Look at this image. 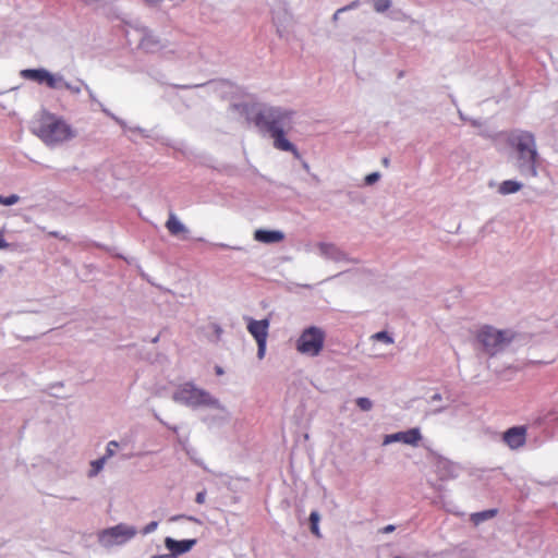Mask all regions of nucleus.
<instances>
[{"mask_svg":"<svg viewBox=\"0 0 558 558\" xmlns=\"http://www.w3.org/2000/svg\"><path fill=\"white\" fill-rule=\"evenodd\" d=\"M118 442L112 440L108 444L107 446V454L105 457L109 458V457H112L114 454V449L118 448Z\"/></svg>","mask_w":558,"mask_h":558,"instance_id":"obj_25","label":"nucleus"},{"mask_svg":"<svg viewBox=\"0 0 558 558\" xmlns=\"http://www.w3.org/2000/svg\"><path fill=\"white\" fill-rule=\"evenodd\" d=\"M372 338L375 339V340H378V341H384L386 343H392L393 342V339L386 331L376 332L375 335H373Z\"/></svg>","mask_w":558,"mask_h":558,"instance_id":"obj_23","label":"nucleus"},{"mask_svg":"<svg viewBox=\"0 0 558 558\" xmlns=\"http://www.w3.org/2000/svg\"><path fill=\"white\" fill-rule=\"evenodd\" d=\"M20 76L24 80L45 85L51 89L70 88V85L61 75L52 74L46 69H25L20 72Z\"/></svg>","mask_w":558,"mask_h":558,"instance_id":"obj_6","label":"nucleus"},{"mask_svg":"<svg viewBox=\"0 0 558 558\" xmlns=\"http://www.w3.org/2000/svg\"><path fill=\"white\" fill-rule=\"evenodd\" d=\"M107 457H102L100 459H97L95 461H92L90 463V470L88 475L90 477L96 476L104 468V464L106 462Z\"/></svg>","mask_w":558,"mask_h":558,"instance_id":"obj_19","label":"nucleus"},{"mask_svg":"<svg viewBox=\"0 0 558 558\" xmlns=\"http://www.w3.org/2000/svg\"><path fill=\"white\" fill-rule=\"evenodd\" d=\"M217 246H218V247H220V248H233V250H240V247H231V246H229V245H227V244H225V243H219V244H217Z\"/></svg>","mask_w":558,"mask_h":558,"instance_id":"obj_30","label":"nucleus"},{"mask_svg":"<svg viewBox=\"0 0 558 558\" xmlns=\"http://www.w3.org/2000/svg\"><path fill=\"white\" fill-rule=\"evenodd\" d=\"M293 114L292 110L268 107L260 109L251 120L262 132H266L272 137L275 148L291 151L298 156L295 146L286 138V131L291 130Z\"/></svg>","mask_w":558,"mask_h":558,"instance_id":"obj_1","label":"nucleus"},{"mask_svg":"<svg viewBox=\"0 0 558 558\" xmlns=\"http://www.w3.org/2000/svg\"><path fill=\"white\" fill-rule=\"evenodd\" d=\"M157 526V523L156 522H151L149 523L146 527H145V533H150L153 532Z\"/></svg>","mask_w":558,"mask_h":558,"instance_id":"obj_28","label":"nucleus"},{"mask_svg":"<svg viewBox=\"0 0 558 558\" xmlns=\"http://www.w3.org/2000/svg\"><path fill=\"white\" fill-rule=\"evenodd\" d=\"M33 132L48 146L61 144L74 136L70 124L47 111L41 112L35 120Z\"/></svg>","mask_w":558,"mask_h":558,"instance_id":"obj_3","label":"nucleus"},{"mask_svg":"<svg viewBox=\"0 0 558 558\" xmlns=\"http://www.w3.org/2000/svg\"><path fill=\"white\" fill-rule=\"evenodd\" d=\"M9 243L4 240L3 231H0V248H8Z\"/></svg>","mask_w":558,"mask_h":558,"instance_id":"obj_26","label":"nucleus"},{"mask_svg":"<svg viewBox=\"0 0 558 558\" xmlns=\"http://www.w3.org/2000/svg\"><path fill=\"white\" fill-rule=\"evenodd\" d=\"M343 10H344V9H339V10L337 11V13L335 14V16H337V14H338L339 12H342Z\"/></svg>","mask_w":558,"mask_h":558,"instance_id":"obj_32","label":"nucleus"},{"mask_svg":"<svg viewBox=\"0 0 558 558\" xmlns=\"http://www.w3.org/2000/svg\"><path fill=\"white\" fill-rule=\"evenodd\" d=\"M421 439H422V435H421L420 429L414 427V428L408 429L405 432H398L395 434L387 435L385 437L384 444L401 441L407 445L417 446V444Z\"/></svg>","mask_w":558,"mask_h":558,"instance_id":"obj_10","label":"nucleus"},{"mask_svg":"<svg viewBox=\"0 0 558 558\" xmlns=\"http://www.w3.org/2000/svg\"><path fill=\"white\" fill-rule=\"evenodd\" d=\"M508 144L517 153V168L520 173L536 177L539 155L534 134L527 131L512 132L508 137Z\"/></svg>","mask_w":558,"mask_h":558,"instance_id":"obj_2","label":"nucleus"},{"mask_svg":"<svg viewBox=\"0 0 558 558\" xmlns=\"http://www.w3.org/2000/svg\"><path fill=\"white\" fill-rule=\"evenodd\" d=\"M318 522H319V513L317 511H312L310 514L311 532L315 536L320 537Z\"/></svg>","mask_w":558,"mask_h":558,"instance_id":"obj_18","label":"nucleus"},{"mask_svg":"<svg viewBox=\"0 0 558 558\" xmlns=\"http://www.w3.org/2000/svg\"><path fill=\"white\" fill-rule=\"evenodd\" d=\"M269 325L270 322L267 318L262 320H256L253 318L247 319V331L256 340L257 356L259 359H263L265 356Z\"/></svg>","mask_w":558,"mask_h":558,"instance_id":"obj_8","label":"nucleus"},{"mask_svg":"<svg viewBox=\"0 0 558 558\" xmlns=\"http://www.w3.org/2000/svg\"><path fill=\"white\" fill-rule=\"evenodd\" d=\"M390 8V0H375L374 9L377 12H385Z\"/></svg>","mask_w":558,"mask_h":558,"instance_id":"obj_20","label":"nucleus"},{"mask_svg":"<svg viewBox=\"0 0 558 558\" xmlns=\"http://www.w3.org/2000/svg\"><path fill=\"white\" fill-rule=\"evenodd\" d=\"M379 177L378 172L369 173L365 177V183L372 185L379 180Z\"/></svg>","mask_w":558,"mask_h":558,"instance_id":"obj_24","label":"nucleus"},{"mask_svg":"<svg viewBox=\"0 0 558 558\" xmlns=\"http://www.w3.org/2000/svg\"><path fill=\"white\" fill-rule=\"evenodd\" d=\"M166 228L171 235L175 236L187 232L185 226L177 218V216L173 213H170L169 218L166 222Z\"/></svg>","mask_w":558,"mask_h":558,"instance_id":"obj_14","label":"nucleus"},{"mask_svg":"<svg viewBox=\"0 0 558 558\" xmlns=\"http://www.w3.org/2000/svg\"><path fill=\"white\" fill-rule=\"evenodd\" d=\"M357 407L363 411H369L373 407V403L369 399L361 397L356 399Z\"/></svg>","mask_w":558,"mask_h":558,"instance_id":"obj_21","label":"nucleus"},{"mask_svg":"<svg viewBox=\"0 0 558 558\" xmlns=\"http://www.w3.org/2000/svg\"><path fill=\"white\" fill-rule=\"evenodd\" d=\"M497 514L496 509H489L481 512H475L471 514V521L477 525L482 523L483 521L489 520L494 518Z\"/></svg>","mask_w":558,"mask_h":558,"instance_id":"obj_17","label":"nucleus"},{"mask_svg":"<svg viewBox=\"0 0 558 558\" xmlns=\"http://www.w3.org/2000/svg\"><path fill=\"white\" fill-rule=\"evenodd\" d=\"M196 541L195 539H183V541H175L171 537H167L165 539L166 547L174 555H181L186 551H189L194 545Z\"/></svg>","mask_w":558,"mask_h":558,"instance_id":"obj_13","label":"nucleus"},{"mask_svg":"<svg viewBox=\"0 0 558 558\" xmlns=\"http://www.w3.org/2000/svg\"><path fill=\"white\" fill-rule=\"evenodd\" d=\"M136 534V531L134 527L124 525V524H118L113 527L107 529L102 532V537L109 536L112 538L117 544H121L125 541L131 539Z\"/></svg>","mask_w":558,"mask_h":558,"instance_id":"obj_11","label":"nucleus"},{"mask_svg":"<svg viewBox=\"0 0 558 558\" xmlns=\"http://www.w3.org/2000/svg\"><path fill=\"white\" fill-rule=\"evenodd\" d=\"M284 234L277 230L257 229L254 232V240L260 243L271 244L283 241Z\"/></svg>","mask_w":558,"mask_h":558,"instance_id":"obj_12","label":"nucleus"},{"mask_svg":"<svg viewBox=\"0 0 558 558\" xmlns=\"http://www.w3.org/2000/svg\"><path fill=\"white\" fill-rule=\"evenodd\" d=\"M395 529H396V527H395V525L389 524V525H387V526H385V527L383 529V533H391V532H393V531H395Z\"/></svg>","mask_w":558,"mask_h":558,"instance_id":"obj_29","label":"nucleus"},{"mask_svg":"<svg viewBox=\"0 0 558 558\" xmlns=\"http://www.w3.org/2000/svg\"><path fill=\"white\" fill-rule=\"evenodd\" d=\"M383 163H384L385 166H388V165H389V160H388V158H384V159H383Z\"/></svg>","mask_w":558,"mask_h":558,"instance_id":"obj_31","label":"nucleus"},{"mask_svg":"<svg viewBox=\"0 0 558 558\" xmlns=\"http://www.w3.org/2000/svg\"><path fill=\"white\" fill-rule=\"evenodd\" d=\"M476 340L490 355H494L509 341L504 331L490 326H483L476 333Z\"/></svg>","mask_w":558,"mask_h":558,"instance_id":"obj_7","label":"nucleus"},{"mask_svg":"<svg viewBox=\"0 0 558 558\" xmlns=\"http://www.w3.org/2000/svg\"><path fill=\"white\" fill-rule=\"evenodd\" d=\"M526 436L527 428L525 426H513L504 433L502 440L510 449L515 450L525 445Z\"/></svg>","mask_w":558,"mask_h":558,"instance_id":"obj_9","label":"nucleus"},{"mask_svg":"<svg viewBox=\"0 0 558 558\" xmlns=\"http://www.w3.org/2000/svg\"><path fill=\"white\" fill-rule=\"evenodd\" d=\"M20 197L15 194H12L10 196H1L0 195V204L5 206L14 205L19 202Z\"/></svg>","mask_w":558,"mask_h":558,"instance_id":"obj_22","label":"nucleus"},{"mask_svg":"<svg viewBox=\"0 0 558 558\" xmlns=\"http://www.w3.org/2000/svg\"><path fill=\"white\" fill-rule=\"evenodd\" d=\"M222 332H223L222 328L216 323H210L206 327V338L210 342H214V343L219 342L221 339Z\"/></svg>","mask_w":558,"mask_h":558,"instance_id":"obj_15","label":"nucleus"},{"mask_svg":"<svg viewBox=\"0 0 558 558\" xmlns=\"http://www.w3.org/2000/svg\"><path fill=\"white\" fill-rule=\"evenodd\" d=\"M175 402L185 404L187 407H211L220 409V402L213 398L209 392L204 389L197 388L192 383H184L180 385L173 393Z\"/></svg>","mask_w":558,"mask_h":558,"instance_id":"obj_4","label":"nucleus"},{"mask_svg":"<svg viewBox=\"0 0 558 558\" xmlns=\"http://www.w3.org/2000/svg\"><path fill=\"white\" fill-rule=\"evenodd\" d=\"M325 342V332L323 329L312 326L302 331L298 341L296 350L304 355L317 356Z\"/></svg>","mask_w":558,"mask_h":558,"instance_id":"obj_5","label":"nucleus"},{"mask_svg":"<svg viewBox=\"0 0 558 558\" xmlns=\"http://www.w3.org/2000/svg\"><path fill=\"white\" fill-rule=\"evenodd\" d=\"M522 189V184L513 181V180H506L504 181L498 189V192L502 195L513 194L519 192Z\"/></svg>","mask_w":558,"mask_h":558,"instance_id":"obj_16","label":"nucleus"},{"mask_svg":"<svg viewBox=\"0 0 558 558\" xmlns=\"http://www.w3.org/2000/svg\"><path fill=\"white\" fill-rule=\"evenodd\" d=\"M195 500L197 504H203L205 501V493L204 492L198 493L196 495Z\"/></svg>","mask_w":558,"mask_h":558,"instance_id":"obj_27","label":"nucleus"}]
</instances>
